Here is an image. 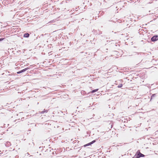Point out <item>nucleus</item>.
Segmentation results:
<instances>
[{"instance_id": "f257e3e1", "label": "nucleus", "mask_w": 158, "mask_h": 158, "mask_svg": "<svg viewBox=\"0 0 158 158\" xmlns=\"http://www.w3.org/2000/svg\"><path fill=\"white\" fill-rule=\"evenodd\" d=\"M144 155L141 153L139 150H138L134 157L132 158H138L140 157H143Z\"/></svg>"}, {"instance_id": "f03ea898", "label": "nucleus", "mask_w": 158, "mask_h": 158, "mask_svg": "<svg viewBox=\"0 0 158 158\" xmlns=\"http://www.w3.org/2000/svg\"><path fill=\"white\" fill-rule=\"evenodd\" d=\"M158 40V36L155 35L153 36L151 39L152 41L154 42Z\"/></svg>"}, {"instance_id": "7ed1b4c3", "label": "nucleus", "mask_w": 158, "mask_h": 158, "mask_svg": "<svg viewBox=\"0 0 158 158\" xmlns=\"http://www.w3.org/2000/svg\"><path fill=\"white\" fill-rule=\"evenodd\" d=\"M29 68H26L25 69H24L22 70H21L19 72H17V73L18 74H19L22 73L23 72H25V71H26V70H27Z\"/></svg>"}, {"instance_id": "20e7f679", "label": "nucleus", "mask_w": 158, "mask_h": 158, "mask_svg": "<svg viewBox=\"0 0 158 158\" xmlns=\"http://www.w3.org/2000/svg\"><path fill=\"white\" fill-rule=\"evenodd\" d=\"M95 141H96L95 140H93L91 142L85 145H84V146L85 147L86 146H89V145H90L93 144V143H94Z\"/></svg>"}, {"instance_id": "39448f33", "label": "nucleus", "mask_w": 158, "mask_h": 158, "mask_svg": "<svg viewBox=\"0 0 158 158\" xmlns=\"http://www.w3.org/2000/svg\"><path fill=\"white\" fill-rule=\"evenodd\" d=\"M95 141H96L95 140H93L91 142L85 145H84V146L85 147L86 146H89V145H90L93 144V143H94Z\"/></svg>"}, {"instance_id": "423d86ee", "label": "nucleus", "mask_w": 158, "mask_h": 158, "mask_svg": "<svg viewBox=\"0 0 158 158\" xmlns=\"http://www.w3.org/2000/svg\"><path fill=\"white\" fill-rule=\"evenodd\" d=\"M29 36V34L28 33H26L24 34L23 37H24L28 38Z\"/></svg>"}, {"instance_id": "0eeeda50", "label": "nucleus", "mask_w": 158, "mask_h": 158, "mask_svg": "<svg viewBox=\"0 0 158 158\" xmlns=\"http://www.w3.org/2000/svg\"><path fill=\"white\" fill-rule=\"evenodd\" d=\"M11 143L10 142H7L6 144V146L7 147H9Z\"/></svg>"}, {"instance_id": "6e6552de", "label": "nucleus", "mask_w": 158, "mask_h": 158, "mask_svg": "<svg viewBox=\"0 0 158 158\" xmlns=\"http://www.w3.org/2000/svg\"><path fill=\"white\" fill-rule=\"evenodd\" d=\"M156 94H152L151 97V100L153 99L154 97H155L156 96Z\"/></svg>"}, {"instance_id": "1a4fd4ad", "label": "nucleus", "mask_w": 158, "mask_h": 158, "mask_svg": "<svg viewBox=\"0 0 158 158\" xmlns=\"http://www.w3.org/2000/svg\"><path fill=\"white\" fill-rule=\"evenodd\" d=\"M48 111V110H44V111H43L41 112L40 113H41V114H44L45 112H46V113Z\"/></svg>"}, {"instance_id": "9d476101", "label": "nucleus", "mask_w": 158, "mask_h": 158, "mask_svg": "<svg viewBox=\"0 0 158 158\" xmlns=\"http://www.w3.org/2000/svg\"><path fill=\"white\" fill-rule=\"evenodd\" d=\"M98 89H95L92 90L91 92V93H93L96 91H97L98 90Z\"/></svg>"}, {"instance_id": "9b49d317", "label": "nucleus", "mask_w": 158, "mask_h": 158, "mask_svg": "<svg viewBox=\"0 0 158 158\" xmlns=\"http://www.w3.org/2000/svg\"><path fill=\"white\" fill-rule=\"evenodd\" d=\"M123 86V85L121 84L118 86V87H121Z\"/></svg>"}, {"instance_id": "f8f14e48", "label": "nucleus", "mask_w": 158, "mask_h": 158, "mask_svg": "<svg viewBox=\"0 0 158 158\" xmlns=\"http://www.w3.org/2000/svg\"><path fill=\"white\" fill-rule=\"evenodd\" d=\"M4 38H3L0 39V41L3 40H4Z\"/></svg>"}, {"instance_id": "ddd939ff", "label": "nucleus", "mask_w": 158, "mask_h": 158, "mask_svg": "<svg viewBox=\"0 0 158 158\" xmlns=\"http://www.w3.org/2000/svg\"><path fill=\"white\" fill-rule=\"evenodd\" d=\"M81 35H82V34H81Z\"/></svg>"}]
</instances>
